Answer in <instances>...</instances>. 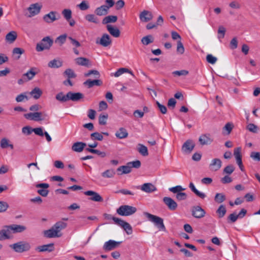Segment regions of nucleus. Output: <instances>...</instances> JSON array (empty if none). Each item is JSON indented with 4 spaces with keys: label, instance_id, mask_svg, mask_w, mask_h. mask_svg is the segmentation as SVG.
<instances>
[{
    "label": "nucleus",
    "instance_id": "20",
    "mask_svg": "<svg viewBox=\"0 0 260 260\" xmlns=\"http://www.w3.org/2000/svg\"><path fill=\"white\" fill-rule=\"evenodd\" d=\"M140 19L143 22H148L153 18V15L151 12L144 10L140 14Z\"/></svg>",
    "mask_w": 260,
    "mask_h": 260
},
{
    "label": "nucleus",
    "instance_id": "49",
    "mask_svg": "<svg viewBox=\"0 0 260 260\" xmlns=\"http://www.w3.org/2000/svg\"><path fill=\"white\" fill-rule=\"evenodd\" d=\"M64 75H66L68 78H75L76 77V74L74 71L71 69H67L63 73Z\"/></svg>",
    "mask_w": 260,
    "mask_h": 260
},
{
    "label": "nucleus",
    "instance_id": "30",
    "mask_svg": "<svg viewBox=\"0 0 260 260\" xmlns=\"http://www.w3.org/2000/svg\"><path fill=\"white\" fill-rule=\"evenodd\" d=\"M189 187L191 190L198 197L203 199L206 197V194L199 191L195 187L194 185L192 182H190L189 184Z\"/></svg>",
    "mask_w": 260,
    "mask_h": 260
},
{
    "label": "nucleus",
    "instance_id": "62",
    "mask_svg": "<svg viewBox=\"0 0 260 260\" xmlns=\"http://www.w3.org/2000/svg\"><path fill=\"white\" fill-rule=\"evenodd\" d=\"M247 129L253 133H257L258 131V127L253 123L249 124L247 126Z\"/></svg>",
    "mask_w": 260,
    "mask_h": 260
},
{
    "label": "nucleus",
    "instance_id": "7",
    "mask_svg": "<svg viewBox=\"0 0 260 260\" xmlns=\"http://www.w3.org/2000/svg\"><path fill=\"white\" fill-rule=\"evenodd\" d=\"M191 215L196 218L200 219L205 216L206 212L200 206H193L191 209Z\"/></svg>",
    "mask_w": 260,
    "mask_h": 260
},
{
    "label": "nucleus",
    "instance_id": "13",
    "mask_svg": "<svg viewBox=\"0 0 260 260\" xmlns=\"http://www.w3.org/2000/svg\"><path fill=\"white\" fill-rule=\"evenodd\" d=\"M96 44H99L103 47H107L112 43L110 36L107 34H104L100 40H96Z\"/></svg>",
    "mask_w": 260,
    "mask_h": 260
},
{
    "label": "nucleus",
    "instance_id": "63",
    "mask_svg": "<svg viewBox=\"0 0 260 260\" xmlns=\"http://www.w3.org/2000/svg\"><path fill=\"white\" fill-rule=\"evenodd\" d=\"M67 37V35L66 34L60 35L56 38L55 42H58L60 43V45H61L65 43Z\"/></svg>",
    "mask_w": 260,
    "mask_h": 260
},
{
    "label": "nucleus",
    "instance_id": "9",
    "mask_svg": "<svg viewBox=\"0 0 260 260\" xmlns=\"http://www.w3.org/2000/svg\"><path fill=\"white\" fill-rule=\"evenodd\" d=\"M162 201L170 210L174 211L177 209V203L171 197H165L162 199Z\"/></svg>",
    "mask_w": 260,
    "mask_h": 260
},
{
    "label": "nucleus",
    "instance_id": "53",
    "mask_svg": "<svg viewBox=\"0 0 260 260\" xmlns=\"http://www.w3.org/2000/svg\"><path fill=\"white\" fill-rule=\"evenodd\" d=\"M92 74L94 75L95 77L97 78H99L100 77V74L99 72L95 70H91L88 71L87 73L84 74V76L87 77Z\"/></svg>",
    "mask_w": 260,
    "mask_h": 260
},
{
    "label": "nucleus",
    "instance_id": "39",
    "mask_svg": "<svg viewBox=\"0 0 260 260\" xmlns=\"http://www.w3.org/2000/svg\"><path fill=\"white\" fill-rule=\"evenodd\" d=\"M48 67L51 68H58L61 67L62 65V63L61 61L54 59L48 63Z\"/></svg>",
    "mask_w": 260,
    "mask_h": 260
},
{
    "label": "nucleus",
    "instance_id": "32",
    "mask_svg": "<svg viewBox=\"0 0 260 260\" xmlns=\"http://www.w3.org/2000/svg\"><path fill=\"white\" fill-rule=\"evenodd\" d=\"M43 92L42 90L38 87H35L30 92L29 94L36 100L39 99L42 95Z\"/></svg>",
    "mask_w": 260,
    "mask_h": 260
},
{
    "label": "nucleus",
    "instance_id": "48",
    "mask_svg": "<svg viewBox=\"0 0 260 260\" xmlns=\"http://www.w3.org/2000/svg\"><path fill=\"white\" fill-rule=\"evenodd\" d=\"M62 14L68 21H69V20L72 18V11L70 9H64L62 11Z\"/></svg>",
    "mask_w": 260,
    "mask_h": 260
},
{
    "label": "nucleus",
    "instance_id": "14",
    "mask_svg": "<svg viewBox=\"0 0 260 260\" xmlns=\"http://www.w3.org/2000/svg\"><path fill=\"white\" fill-rule=\"evenodd\" d=\"M138 189H141L142 191L147 193H151L157 190L156 187L151 183H145L141 187L137 186Z\"/></svg>",
    "mask_w": 260,
    "mask_h": 260
},
{
    "label": "nucleus",
    "instance_id": "22",
    "mask_svg": "<svg viewBox=\"0 0 260 260\" xmlns=\"http://www.w3.org/2000/svg\"><path fill=\"white\" fill-rule=\"evenodd\" d=\"M36 250L39 252H52L54 250V244L49 243L42 246H39L37 247Z\"/></svg>",
    "mask_w": 260,
    "mask_h": 260
},
{
    "label": "nucleus",
    "instance_id": "64",
    "mask_svg": "<svg viewBox=\"0 0 260 260\" xmlns=\"http://www.w3.org/2000/svg\"><path fill=\"white\" fill-rule=\"evenodd\" d=\"M250 156L254 160L259 161H260V152L253 151L251 152Z\"/></svg>",
    "mask_w": 260,
    "mask_h": 260
},
{
    "label": "nucleus",
    "instance_id": "8",
    "mask_svg": "<svg viewBox=\"0 0 260 260\" xmlns=\"http://www.w3.org/2000/svg\"><path fill=\"white\" fill-rule=\"evenodd\" d=\"M121 243V241L117 242L113 240H109L104 243L103 248L105 251H111L118 247Z\"/></svg>",
    "mask_w": 260,
    "mask_h": 260
},
{
    "label": "nucleus",
    "instance_id": "28",
    "mask_svg": "<svg viewBox=\"0 0 260 260\" xmlns=\"http://www.w3.org/2000/svg\"><path fill=\"white\" fill-rule=\"evenodd\" d=\"M76 64L79 66L88 67L90 65L89 60L85 57H78L75 59Z\"/></svg>",
    "mask_w": 260,
    "mask_h": 260
},
{
    "label": "nucleus",
    "instance_id": "17",
    "mask_svg": "<svg viewBox=\"0 0 260 260\" xmlns=\"http://www.w3.org/2000/svg\"><path fill=\"white\" fill-rule=\"evenodd\" d=\"M45 237L49 238L60 237L61 236V234H59L55 228L52 226L50 229L44 231Z\"/></svg>",
    "mask_w": 260,
    "mask_h": 260
},
{
    "label": "nucleus",
    "instance_id": "26",
    "mask_svg": "<svg viewBox=\"0 0 260 260\" xmlns=\"http://www.w3.org/2000/svg\"><path fill=\"white\" fill-rule=\"evenodd\" d=\"M106 27L108 31L112 36L115 38L120 36V32L117 28L114 27L110 24H108Z\"/></svg>",
    "mask_w": 260,
    "mask_h": 260
},
{
    "label": "nucleus",
    "instance_id": "36",
    "mask_svg": "<svg viewBox=\"0 0 260 260\" xmlns=\"http://www.w3.org/2000/svg\"><path fill=\"white\" fill-rule=\"evenodd\" d=\"M124 73H128L130 74L131 75H132L133 77H135V75H134L133 72L131 70H128L126 68H120L115 73H114V76L116 77H118L120 76L121 75L123 74Z\"/></svg>",
    "mask_w": 260,
    "mask_h": 260
},
{
    "label": "nucleus",
    "instance_id": "50",
    "mask_svg": "<svg viewBox=\"0 0 260 260\" xmlns=\"http://www.w3.org/2000/svg\"><path fill=\"white\" fill-rule=\"evenodd\" d=\"M90 137L92 140L102 141L103 139V135L98 132L92 133L90 135Z\"/></svg>",
    "mask_w": 260,
    "mask_h": 260
},
{
    "label": "nucleus",
    "instance_id": "24",
    "mask_svg": "<svg viewBox=\"0 0 260 260\" xmlns=\"http://www.w3.org/2000/svg\"><path fill=\"white\" fill-rule=\"evenodd\" d=\"M86 146V144L85 143L77 142L73 144L72 146V149L74 151L80 152L83 150Z\"/></svg>",
    "mask_w": 260,
    "mask_h": 260
},
{
    "label": "nucleus",
    "instance_id": "52",
    "mask_svg": "<svg viewBox=\"0 0 260 260\" xmlns=\"http://www.w3.org/2000/svg\"><path fill=\"white\" fill-rule=\"evenodd\" d=\"M108 114H101L99 117V123L100 125H105L107 123Z\"/></svg>",
    "mask_w": 260,
    "mask_h": 260
},
{
    "label": "nucleus",
    "instance_id": "34",
    "mask_svg": "<svg viewBox=\"0 0 260 260\" xmlns=\"http://www.w3.org/2000/svg\"><path fill=\"white\" fill-rule=\"evenodd\" d=\"M117 16L115 15H108L102 20V23L106 24L110 23H114L117 20Z\"/></svg>",
    "mask_w": 260,
    "mask_h": 260
},
{
    "label": "nucleus",
    "instance_id": "16",
    "mask_svg": "<svg viewBox=\"0 0 260 260\" xmlns=\"http://www.w3.org/2000/svg\"><path fill=\"white\" fill-rule=\"evenodd\" d=\"M195 146L194 144L190 140H187L182 145V150L184 152L190 153Z\"/></svg>",
    "mask_w": 260,
    "mask_h": 260
},
{
    "label": "nucleus",
    "instance_id": "58",
    "mask_svg": "<svg viewBox=\"0 0 260 260\" xmlns=\"http://www.w3.org/2000/svg\"><path fill=\"white\" fill-rule=\"evenodd\" d=\"M127 165L130 166L131 169L132 168L138 169L141 167V163L140 160H136L135 161L127 162Z\"/></svg>",
    "mask_w": 260,
    "mask_h": 260
},
{
    "label": "nucleus",
    "instance_id": "4",
    "mask_svg": "<svg viewBox=\"0 0 260 260\" xmlns=\"http://www.w3.org/2000/svg\"><path fill=\"white\" fill-rule=\"evenodd\" d=\"M144 214L150 221L155 223V225L159 229V230H162L163 231H166V227L164 225V220L162 218L148 212H144Z\"/></svg>",
    "mask_w": 260,
    "mask_h": 260
},
{
    "label": "nucleus",
    "instance_id": "21",
    "mask_svg": "<svg viewBox=\"0 0 260 260\" xmlns=\"http://www.w3.org/2000/svg\"><path fill=\"white\" fill-rule=\"evenodd\" d=\"M83 84L88 88H90L94 86L102 85L103 84V82L100 79H95L93 80L88 79L83 83Z\"/></svg>",
    "mask_w": 260,
    "mask_h": 260
},
{
    "label": "nucleus",
    "instance_id": "25",
    "mask_svg": "<svg viewBox=\"0 0 260 260\" xmlns=\"http://www.w3.org/2000/svg\"><path fill=\"white\" fill-rule=\"evenodd\" d=\"M56 13V12L51 11L48 14L45 15L43 16L44 20L47 23H51L57 20L58 18H56L55 17Z\"/></svg>",
    "mask_w": 260,
    "mask_h": 260
},
{
    "label": "nucleus",
    "instance_id": "11",
    "mask_svg": "<svg viewBox=\"0 0 260 260\" xmlns=\"http://www.w3.org/2000/svg\"><path fill=\"white\" fill-rule=\"evenodd\" d=\"M42 112H36L25 114L24 117L28 120L39 121L44 119V118H42Z\"/></svg>",
    "mask_w": 260,
    "mask_h": 260
},
{
    "label": "nucleus",
    "instance_id": "10",
    "mask_svg": "<svg viewBox=\"0 0 260 260\" xmlns=\"http://www.w3.org/2000/svg\"><path fill=\"white\" fill-rule=\"evenodd\" d=\"M86 196H90L89 200L94 202H102L103 201V198L98 192L92 190H87L84 192Z\"/></svg>",
    "mask_w": 260,
    "mask_h": 260
},
{
    "label": "nucleus",
    "instance_id": "33",
    "mask_svg": "<svg viewBox=\"0 0 260 260\" xmlns=\"http://www.w3.org/2000/svg\"><path fill=\"white\" fill-rule=\"evenodd\" d=\"M117 171L121 172V173H118V175H122L129 173L132 171V169L129 165L127 163L125 166H121L117 169Z\"/></svg>",
    "mask_w": 260,
    "mask_h": 260
},
{
    "label": "nucleus",
    "instance_id": "27",
    "mask_svg": "<svg viewBox=\"0 0 260 260\" xmlns=\"http://www.w3.org/2000/svg\"><path fill=\"white\" fill-rule=\"evenodd\" d=\"M17 37V32L15 31H11L6 36V41L11 44L13 43Z\"/></svg>",
    "mask_w": 260,
    "mask_h": 260
},
{
    "label": "nucleus",
    "instance_id": "23",
    "mask_svg": "<svg viewBox=\"0 0 260 260\" xmlns=\"http://www.w3.org/2000/svg\"><path fill=\"white\" fill-rule=\"evenodd\" d=\"M6 225L3 226V229L0 231V241H3L6 239H10L9 234L10 230L9 228H6Z\"/></svg>",
    "mask_w": 260,
    "mask_h": 260
},
{
    "label": "nucleus",
    "instance_id": "60",
    "mask_svg": "<svg viewBox=\"0 0 260 260\" xmlns=\"http://www.w3.org/2000/svg\"><path fill=\"white\" fill-rule=\"evenodd\" d=\"M78 7L82 11L86 10L89 8V6L88 3L85 1H82L80 4L78 5Z\"/></svg>",
    "mask_w": 260,
    "mask_h": 260
},
{
    "label": "nucleus",
    "instance_id": "19",
    "mask_svg": "<svg viewBox=\"0 0 260 260\" xmlns=\"http://www.w3.org/2000/svg\"><path fill=\"white\" fill-rule=\"evenodd\" d=\"M6 227L9 228L10 231L12 230L13 231V233H21L26 229V228L24 225L15 224L6 225Z\"/></svg>",
    "mask_w": 260,
    "mask_h": 260
},
{
    "label": "nucleus",
    "instance_id": "45",
    "mask_svg": "<svg viewBox=\"0 0 260 260\" xmlns=\"http://www.w3.org/2000/svg\"><path fill=\"white\" fill-rule=\"evenodd\" d=\"M226 212V210L225 206L223 205H221L216 211V213L218 214L219 218L223 217Z\"/></svg>",
    "mask_w": 260,
    "mask_h": 260
},
{
    "label": "nucleus",
    "instance_id": "2",
    "mask_svg": "<svg viewBox=\"0 0 260 260\" xmlns=\"http://www.w3.org/2000/svg\"><path fill=\"white\" fill-rule=\"evenodd\" d=\"M104 216L108 220H113L114 223L121 227L127 235H131L133 233L132 227L128 222L109 214L105 213Z\"/></svg>",
    "mask_w": 260,
    "mask_h": 260
},
{
    "label": "nucleus",
    "instance_id": "40",
    "mask_svg": "<svg viewBox=\"0 0 260 260\" xmlns=\"http://www.w3.org/2000/svg\"><path fill=\"white\" fill-rule=\"evenodd\" d=\"M35 70V68H32L29 71H28L26 73L23 75V77H27V80H31L37 74V73L34 71Z\"/></svg>",
    "mask_w": 260,
    "mask_h": 260
},
{
    "label": "nucleus",
    "instance_id": "12",
    "mask_svg": "<svg viewBox=\"0 0 260 260\" xmlns=\"http://www.w3.org/2000/svg\"><path fill=\"white\" fill-rule=\"evenodd\" d=\"M41 8L42 6L40 5L38 3L30 5L27 8V10L29 12L28 17H31L38 14L41 11Z\"/></svg>",
    "mask_w": 260,
    "mask_h": 260
},
{
    "label": "nucleus",
    "instance_id": "3",
    "mask_svg": "<svg viewBox=\"0 0 260 260\" xmlns=\"http://www.w3.org/2000/svg\"><path fill=\"white\" fill-rule=\"evenodd\" d=\"M137 208L135 207L129 205H121L116 210L117 213L123 216H131L137 211Z\"/></svg>",
    "mask_w": 260,
    "mask_h": 260
},
{
    "label": "nucleus",
    "instance_id": "43",
    "mask_svg": "<svg viewBox=\"0 0 260 260\" xmlns=\"http://www.w3.org/2000/svg\"><path fill=\"white\" fill-rule=\"evenodd\" d=\"M85 18L89 22L95 24H98L99 22L98 18L94 14H87L85 16Z\"/></svg>",
    "mask_w": 260,
    "mask_h": 260
},
{
    "label": "nucleus",
    "instance_id": "51",
    "mask_svg": "<svg viewBox=\"0 0 260 260\" xmlns=\"http://www.w3.org/2000/svg\"><path fill=\"white\" fill-rule=\"evenodd\" d=\"M12 53L13 55L18 54V56L16 58L18 59L20 57V55L24 53V50L21 48L16 47L13 50Z\"/></svg>",
    "mask_w": 260,
    "mask_h": 260
},
{
    "label": "nucleus",
    "instance_id": "35",
    "mask_svg": "<svg viewBox=\"0 0 260 260\" xmlns=\"http://www.w3.org/2000/svg\"><path fill=\"white\" fill-rule=\"evenodd\" d=\"M115 175V171L114 169H108L103 172L101 175L104 178H111Z\"/></svg>",
    "mask_w": 260,
    "mask_h": 260
},
{
    "label": "nucleus",
    "instance_id": "42",
    "mask_svg": "<svg viewBox=\"0 0 260 260\" xmlns=\"http://www.w3.org/2000/svg\"><path fill=\"white\" fill-rule=\"evenodd\" d=\"M85 150L89 152L92 153L96 154L99 156H101L102 158H104L106 156V152H105L104 151H101L97 149H91V148H86Z\"/></svg>",
    "mask_w": 260,
    "mask_h": 260
},
{
    "label": "nucleus",
    "instance_id": "59",
    "mask_svg": "<svg viewBox=\"0 0 260 260\" xmlns=\"http://www.w3.org/2000/svg\"><path fill=\"white\" fill-rule=\"evenodd\" d=\"M177 52L181 54L184 52V48L180 40L177 41Z\"/></svg>",
    "mask_w": 260,
    "mask_h": 260
},
{
    "label": "nucleus",
    "instance_id": "5",
    "mask_svg": "<svg viewBox=\"0 0 260 260\" xmlns=\"http://www.w3.org/2000/svg\"><path fill=\"white\" fill-rule=\"evenodd\" d=\"M53 41L49 37H45L36 46V50L38 52L42 51L45 49H49L52 46Z\"/></svg>",
    "mask_w": 260,
    "mask_h": 260
},
{
    "label": "nucleus",
    "instance_id": "55",
    "mask_svg": "<svg viewBox=\"0 0 260 260\" xmlns=\"http://www.w3.org/2000/svg\"><path fill=\"white\" fill-rule=\"evenodd\" d=\"M15 100L17 102L19 103V102H22L24 101L25 100L26 101H27L28 100V98L26 96V93H21V94L18 95L16 96Z\"/></svg>",
    "mask_w": 260,
    "mask_h": 260
},
{
    "label": "nucleus",
    "instance_id": "38",
    "mask_svg": "<svg viewBox=\"0 0 260 260\" xmlns=\"http://www.w3.org/2000/svg\"><path fill=\"white\" fill-rule=\"evenodd\" d=\"M138 151L143 156H146L148 155V149L145 145L139 144Z\"/></svg>",
    "mask_w": 260,
    "mask_h": 260
},
{
    "label": "nucleus",
    "instance_id": "37",
    "mask_svg": "<svg viewBox=\"0 0 260 260\" xmlns=\"http://www.w3.org/2000/svg\"><path fill=\"white\" fill-rule=\"evenodd\" d=\"M67 223L63 221H60L57 222L55 224L53 225V228L56 230V231L59 233L60 231L67 227Z\"/></svg>",
    "mask_w": 260,
    "mask_h": 260
},
{
    "label": "nucleus",
    "instance_id": "44",
    "mask_svg": "<svg viewBox=\"0 0 260 260\" xmlns=\"http://www.w3.org/2000/svg\"><path fill=\"white\" fill-rule=\"evenodd\" d=\"M153 42V39L151 35H148L143 37L141 39L142 43L144 45H148V44Z\"/></svg>",
    "mask_w": 260,
    "mask_h": 260
},
{
    "label": "nucleus",
    "instance_id": "6",
    "mask_svg": "<svg viewBox=\"0 0 260 260\" xmlns=\"http://www.w3.org/2000/svg\"><path fill=\"white\" fill-rule=\"evenodd\" d=\"M13 250L18 253H22L28 251L30 249V245L28 243L20 241L10 245Z\"/></svg>",
    "mask_w": 260,
    "mask_h": 260
},
{
    "label": "nucleus",
    "instance_id": "15",
    "mask_svg": "<svg viewBox=\"0 0 260 260\" xmlns=\"http://www.w3.org/2000/svg\"><path fill=\"white\" fill-rule=\"evenodd\" d=\"M222 166V162L219 158H214L209 165L210 170L212 171L219 170Z\"/></svg>",
    "mask_w": 260,
    "mask_h": 260
},
{
    "label": "nucleus",
    "instance_id": "46",
    "mask_svg": "<svg viewBox=\"0 0 260 260\" xmlns=\"http://www.w3.org/2000/svg\"><path fill=\"white\" fill-rule=\"evenodd\" d=\"M185 188L182 187L181 185H177L169 188V190L174 193H178L184 190Z\"/></svg>",
    "mask_w": 260,
    "mask_h": 260
},
{
    "label": "nucleus",
    "instance_id": "18",
    "mask_svg": "<svg viewBox=\"0 0 260 260\" xmlns=\"http://www.w3.org/2000/svg\"><path fill=\"white\" fill-rule=\"evenodd\" d=\"M199 141L202 145H208L211 144L213 139L210 137L209 134H203L200 137Z\"/></svg>",
    "mask_w": 260,
    "mask_h": 260
},
{
    "label": "nucleus",
    "instance_id": "61",
    "mask_svg": "<svg viewBox=\"0 0 260 260\" xmlns=\"http://www.w3.org/2000/svg\"><path fill=\"white\" fill-rule=\"evenodd\" d=\"M234 167L232 165H230L224 168L223 172V173L231 174L234 171Z\"/></svg>",
    "mask_w": 260,
    "mask_h": 260
},
{
    "label": "nucleus",
    "instance_id": "47",
    "mask_svg": "<svg viewBox=\"0 0 260 260\" xmlns=\"http://www.w3.org/2000/svg\"><path fill=\"white\" fill-rule=\"evenodd\" d=\"M225 196L221 193H217L215 196L214 200L218 203H221L225 200Z\"/></svg>",
    "mask_w": 260,
    "mask_h": 260
},
{
    "label": "nucleus",
    "instance_id": "57",
    "mask_svg": "<svg viewBox=\"0 0 260 260\" xmlns=\"http://www.w3.org/2000/svg\"><path fill=\"white\" fill-rule=\"evenodd\" d=\"M225 28L223 26H220L218 29V38L221 39L224 38L225 33Z\"/></svg>",
    "mask_w": 260,
    "mask_h": 260
},
{
    "label": "nucleus",
    "instance_id": "41",
    "mask_svg": "<svg viewBox=\"0 0 260 260\" xmlns=\"http://www.w3.org/2000/svg\"><path fill=\"white\" fill-rule=\"evenodd\" d=\"M241 147H237L234 149V155L236 158V161H238L239 164L241 163L242 155L241 154Z\"/></svg>",
    "mask_w": 260,
    "mask_h": 260
},
{
    "label": "nucleus",
    "instance_id": "54",
    "mask_svg": "<svg viewBox=\"0 0 260 260\" xmlns=\"http://www.w3.org/2000/svg\"><path fill=\"white\" fill-rule=\"evenodd\" d=\"M238 217L236 213H233L228 217L227 220L228 223H234L238 219Z\"/></svg>",
    "mask_w": 260,
    "mask_h": 260
},
{
    "label": "nucleus",
    "instance_id": "31",
    "mask_svg": "<svg viewBox=\"0 0 260 260\" xmlns=\"http://www.w3.org/2000/svg\"><path fill=\"white\" fill-rule=\"evenodd\" d=\"M108 10L106 5H102L95 10V13L98 16L106 15L108 13Z\"/></svg>",
    "mask_w": 260,
    "mask_h": 260
},
{
    "label": "nucleus",
    "instance_id": "1",
    "mask_svg": "<svg viewBox=\"0 0 260 260\" xmlns=\"http://www.w3.org/2000/svg\"><path fill=\"white\" fill-rule=\"evenodd\" d=\"M83 97L84 95L81 92L69 91L66 95L62 92H60L56 95L55 98L58 101L66 102L69 100L77 102L80 99H83Z\"/></svg>",
    "mask_w": 260,
    "mask_h": 260
},
{
    "label": "nucleus",
    "instance_id": "56",
    "mask_svg": "<svg viewBox=\"0 0 260 260\" xmlns=\"http://www.w3.org/2000/svg\"><path fill=\"white\" fill-rule=\"evenodd\" d=\"M187 194L183 192L176 193L175 195L176 200L179 201L185 200L187 199Z\"/></svg>",
    "mask_w": 260,
    "mask_h": 260
},
{
    "label": "nucleus",
    "instance_id": "29",
    "mask_svg": "<svg viewBox=\"0 0 260 260\" xmlns=\"http://www.w3.org/2000/svg\"><path fill=\"white\" fill-rule=\"evenodd\" d=\"M116 137L120 139L126 138L128 136V133L124 127H120L115 133Z\"/></svg>",
    "mask_w": 260,
    "mask_h": 260
}]
</instances>
